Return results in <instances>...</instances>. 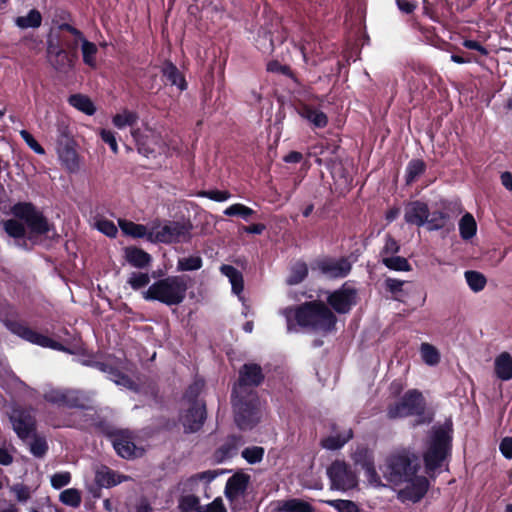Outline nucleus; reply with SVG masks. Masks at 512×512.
<instances>
[{"label":"nucleus","mask_w":512,"mask_h":512,"mask_svg":"<svg viewBox=\"0 0 512 512\" xmlns=\"http://www.w3.org/2000/svg\"><path fill=\"white\" fill-rule=\"evenodd\" d=\"M57 133H58L57 144H65V143L73 142V140L71 138V132L69 130L68 125L65 123V121H63V120L58 121Z\"/></svg>","instance_id":"61"},{"label":"nucleus","mask_w":512,"mask_h":512,"mask_svg":"<svg viewBox=\"0 0 512 512\" xmlns=\"http://www.w3.org/2000/svg\"><path fill=\"white\" fill-rule=\"evenodd\" d=\"M124 258L131 266L138 269L146 268L152 262L151 255L136 246L125 247Z\"/></svg>","instance_id":"24"},{"label":"nucleus","mask_w":512,"mask_h":512,"mask_svg":"<svg viewBox=\"0 0 512 512\" xmlns=\"http://www.w3.org/2000/svg\"><path fill=\"white\" fill-rule=\"evenodd\" d=\"M461 212V205L457 202L443 200L440 202V209L430 212L425 222L428 231L444 230L449 233L454 230V218Z\"/></svg>","instance_id":"8"},{"label":"nucleus","mask_w":512,"mask_h":512,"mask_svg":"<svg viewBox=\"0 0 512 512\" xmlns=\"http://www.w3.org/2000/svg\"><path fill=\"white\" fill-rule=\"evenodd\" d=\"M136 436L129 430H115L108 434L116 453L123 459L132 460L144 455V448L135 443Z\"/></svg>","instance_id":"10"},{"label":"nucleus","mask_w":512,"mask_h":512,"mask_svg":"<svg viewBox=\"0 0 512 512\" xmlns=\"http://www.w3.org/2000/svg\"><path fill=\"white\" fill-rule=\"evenodd\" d=\"M256 46L262 52H272L274 50V42L272 33L266 29H260L256 37Z\"/></svg>","instance_id":"47"},{"label":"nucleus","mask_w":512,"mask_h":512,"mask_svg":"<svg viewBox=\"0 0 512 512\" xmlns=\"http://www.w3.org/2000/svg\"><path fill=\"white\" fill-rule=\"evenodd\" d=\"M48 450V445L45 438L34 436L30 443V452L38 458L43 457Z\"/></svg>","instance_id":"58"},{"label":"nucleus","mask_w":512,"mask_h":512,"mask_svg":"<svg viewBox=\"0 0 512 512\" xmlns=\"http://www.w3.org/2000/svg\"><path fill=\"white\" fill-rule=\"evenodd\" d=\"M400 251V245L398 241L391 235H385V243L382 249L380 250V256L390 257L396 255Z\"/></svg>","instance_id":"55"},{"label":"nucleus","mask_w":512,"mask_h":512,"mask_svg":"<svg viewBox=\"0 0 512 512\" xmlns=\"http://www.w3.org/2000/svg\"><path fill=\"white\" fill-rule=\"evenodd\" d=\"M265 449L261 446H251L243 449L241 456L249 464H257L263 460Z\"/></svg>","instance_id":"49"},{"label":"nucleus","mask_w":512,"mask_h":512,"mask_svg":"<svg viewBox=\"0 0 512 512\" xmlns=\"http://www.w3.org/2000/svg\"><path fill=\"white\" fill-rule=\"evenodd\" d=\"M426 410V400L418 389H409L396 402L387 406L386 415L390 420L410 416L423 417Z\"/></svg>","instance_id":"7"},{"label":"nucleus","mask_w":512,"mask_h":512,"mask_svg":"<svg viewBox=\"0 0 512 512\" xmlns=\"http://www.w3.org/2000/svg\"><path fill=\"white\" fill-rule=\"evenodd\" d=\"M338 512H361L359 506L352 500L335 499L325 501Z\"/></svg>","instance_id":"50"},{"label":"nucleus","mask_w":512,"mask_h":512,"mask_svg":"<svg viewBox=\"0 0 512 512\" xmlns=\"http://www.w3.org/2000/svg\"><path fill=\"white\" fill-rule=\"evenodd\" d=\"M266 70L270 73H277L287 77H292L293 73L288 65L281 64L278 60H271L267 63Z\"/></svg>","instance_id":"60"},{"label":"nucleus","mask_w":512,"mask_h":512,"mask_svg":"<svg viewBox=\"0 0 512 512\" xmlns=\"http://www.w3.org/2000/svg\"><path fill=\"white\" fill-rule=\"evenodd\" d=\"M11 330L19 335L20 337L24 338L27 341H30L32 343L38 344L41 346V344H46L48 341V337L44 336L42 334H39L29 327L20 324V323H13L11 325Z\"/></svg>","instance_id":"34"},{"label":"nucleus","mask_w":512,"mask_h":512,"mask_svg":"<svg viewBox=\"0 0 512 512\" xmlns=\"http://www.w3.org/2000/svg\"><path fill=\"white\" fill-rule=\"evenodd\" d=\"M41 14L38 10H31L27 16H20L16 18V25L22 29L37 28L41 25Z\"/></svg>","instance_id":"45"},{"label":"nucleus","mask_w":512,"mask_h":512,"mask_svg":"<svg viewBox=\"0 0 512 512\" xmlns=\"http://www.w3.org/2000/svg\"><path fill=\"white\" fill-rule=\"evenodd\" d=\"M430 216L428 204L415 200L408 202L405 206L404 220L407 224L422 227Z\"/></svg>","instance_id":"19"},{"label":"nucleus","mask_w":512,"mask_h":512,"mask_svg":"<svg viewBox=\"0 0 512 512\" xmlns=\"http://www.w3.org/2000/svg\"><path fill=\"white\" fill-rule=\"evenodd\" d=\"M203 388V384L200 382H193L190 384L184 392L183 399L187 402V404L194 403H205L203 400L199 399Z\"/></svg>","instance_id":"52"},{"label":"nucleus","mask_w":512,"mask_h":512,"mask_svg":"<svg viewBox=\"0 0 512 512\" xmlns=\"http://www.w3.org/2000/svg\"><path fill=\"white\" fill-rule=\"evenodd\" d=\"M203 265V260L199 255H190L179 258L177 262L178 271H196Z\"/></svg>","instance_id":"46"},{"label":"nucleus","mask_w":512,"mask_h":512,"mask_svg":"<svg viewBox=\"0 0 512 512\" xmlns=\"http://www.w3.org/2000/svg\"><path fill=\"white\" fill-rule=\"evenodd\" d=\"M13 214L23 220L34 235H45L53 226L31 203H18L12 208Z\"/></svg>","instance_id":"9"},{"label":"nucleus","mask_w":512,"mask_h":512,"mask_svg":"<svg viewBox=\"0 0 512 512\" xmlns=\"http://www.w3.org/2000/svg\"><path fill=\"white\" fill-rule=\"evenodd\" d=\"M44 399L52 404L63 407L83 406V397L75 390L50 389L44 394Z\"/></svg>","instance_id":"18"},{"label":"nucleus","mask_w":512,"mask_h":512,"mask_svg":"<svg viewBox=\"0 0 512 512\" xmlns=\"http://www.w3.org/2000/svg\"><path fill=\"white\" fill-rule=\"evenodd\" d=\"M264 379L262 367L257 363H245L239 369L231 392V403L234 421L241 430H251L260 422V399L255 388Z\"/></svg>","instance_id":"1"},{"label":"nucleus","mask_w":512,"mask_h":512,"mask_svg":"<svg viewBox=\"0 0 512 512\" xmlns=\"http://www.w3.org/2000/svg\"><path fill=\"white\" fill-rule=\"evenodd\" d=\"M198 512H227V509L220 497L215 498L206 507L202 506V509Z\"/></svg>","instance_id":"64"},{"label":"nucleus","mask_w":512,"mask_h":512,"mask_svg":"<svg viewBox=\"0 0 512 512\" xmlns=\"http://www.w3.org/2000/svg\"><path fill=\"white\" fill-rule=\"evenodd\" d=\"M464 276L469 288L473 292H480L485 288L487 279L484 274L478 271L469 270L465 272Z\"/></svg>","instance_id":"44"},{"label":"nucleus","mask_w":512,"mask_h":512,"mask_svg":"<svg viewBox=\"0 0 512 512\" xmlns=\"http://www.w3.org/2000/svg\"><path fill=\"white\" fill-rule=\"evenodd\" d=\"M69 103L71 106L75 107L79 111L87 114L93 115L95 112V106L93 101L86 95L83 94H74L69 97Z\"/></svg>","instance_id":"39"},{"label":"nucleus","mask_w":512,"mask_h":512,"mask_svg":"<svg viewBox=\"0 0 512 512\" xmlns=\"http://www.w3.org/2000/svg\"><path fill=\"white\" fill-rule=\"evenodd\" d=\"M5 231L8 233V235L14 237V238H20L25 235V227L22 223H20L17 220L10 219L7 220L4 223Z\"/></svg>","instance_id":"59"},{"label":"nucleus","mask_w":512,"mask_h":512,"mask_svg":"<svg viewBox=\"0 0 512 512\" xmlns=\"http://www.w3.org/2000/svg\"><path fill=\"white\" fill-rule=\"evenodd\" d=\"M179 509L181 512H198L202 509L200 500L195 495L182 496L179 500Z\"/></svg>","instance_id":"53"},{"label":"nucleus","mask_w":512,"mask_h":512,"mask_svg":"<svg viewBox=\"0 0 512 512\" xmlns=\"http://www.w3.org/2000/svg\"><path fill=\"white\" fill-rule=\"evenodd\" d=\"M382 264L385 265L388 269L393 271H403L408 272L412 270L411 264L409 261L402 256H390L383 257L381 260Z\"/></svg>","instance_id":"43"},{"label":"nucleus","mask_w":512,"mask_h":512,"mask_svg":"<svg viewBox=\"0 0 512 512\" xmlns=\"http://www.w3.org/2000/svg\"><path fill=\"white\" fill-rule=\"evenodd\" d=\"M327 475L331 487L337 490L350 489L356 485V477L344 461H334L327 469Z\"/></svg>","instance_id":"13"},{"label":"nucleus","mask_w":512,"mask_h":512,"mask_svg":"<svg viewBox=\"0 0 512 512\" xmlns=\"http://www.w3.org/2000/svg\"><path fill=\"white\" fill-rule=\"evenodd\" d=\"M459 232L463 240H470L476 235L477 223L471 213L466 212L460 219Z\"/></svg>","instance_id":"38"},{"label":"nucleus","mask_w":512,"mask_h":512,"mask_svg":"<svg viewBox=\"0 0 512 512\" xmlns=\"http://www.w3.org/2000/svg\"><path fill=\"white\" fill-rule=\"evenodd\" d=\"M298 113L303 119L309 121L315 128H324L328 124L327 115L311 105L303 104L298 109Z\"/></svg>","instance_id":"25"},{"label":"nucleus","mask_w":512,"mask_h":512,"mask_svg":"<svg viewBox=\"0 0 512 512\" xmlns=\"http://www.w3.org/2000/svg\"><path fill=\"white\" fill-rule=\"evenodd\" d=\"M255 213L256 212L253 209L241 203L232 204L231 206L227 207L224 211V214L226 216H239L246 221Z\"/></svg>","instance_id":"51"},{"label":"nucleus","mask_w":512,"mask_h":512,"mask_svg":"<svg viewBox=\"0 0 512 512\" xmlns=\"http://www.w3.org/2000/svg\"><path fill=\"white\" fill-rule=\"evenodd\" d=\"M57 152L62 164L65 165L69 171H74L77 168L78 158L73 142L57 144Z\"/></svg>","instance_id":"30"},{"label":"nucleus","mask_w":512,"mask_h":512,"mask_svg":"<svg viewBox=\"0 0 512 512\" xmlns=\"http://www.w3.org/2000/svg\"><path fill=\"white\" fill-rule=\"evenodd\" d=\"M207 419V410L205 403L188 404L180 415V421L186 434L196 433L202 429Z\"/></svg>","instance_id":"14"},{"label":"nucleus","mask_w":512,"mask_h":512,"mask_svg":"<svg viewBox=\"0 0 512 512\" xmlns=\"http://www.w3.org/2000/svg\"><path fill=\"white\" fill-rule=\"evenodd\" d=\"M452 429L444 426L435 428L430 437L423 461L427 472L439 469L452 450Z\"/></svg>","instance_id":"5"},{"label":"nucleus","mask_w":512,"mask_h":512,"mask_svg":"<svg viewBox=\"0 0 512 512\" xmlns=\"http://www.w3.org/2000/svg\"><path fill=\"white\" fill-rule=\"evenodd\" d=\"M308 276V266L304 261H297L292 265L290 274L286 280L288 285H297L305 280Z\"/></svg>","instance_id":"40"},{"label":"nucleus","mask_w":512,"mask_h":512,"mask_svg":"<svg viewBox=\"0 0 512 512\" xmlns=\"http://www.w3.org/2000/svg\"><path fill=\"white\" fill-rule=\"evenodd\" d=\"M162 75L166 78L167 82L175 85L180 91L187 89V82L184 75L179 71L177 66L171 61H165L161 68Z\"/></svg>","instance_id":"27"},{"label":"nucleus","mask_w":512,"mask_h":512,"mask_svg":"<svg viewBox=\"0 0 512 512\" xmlns=\"http://www.w3.org/2000/svg\"><path fill=\"white\" fill-rule=\"evenodd\" d=\"M98 231L105 234L108 237H115L118 233L116 225L106 219H98Z\"/></svg>","instance_id":"62"},{"label":"nucleus","mask_w":512,"mask_h":512,"mask_svg":"<svg viewBox=\"0 0 512 512\" xmlns=\"http://www.w3.org/2000/svg\"><path fill=\"white\" fill-rule=\"evenodd\" d=\"M221 273L229 279L233 293L239 295L244 289V279L242 273L232 265L223 264L220 267Z\"/></svg>","instance_id":"31"},{"label":"nucleus","mask_w":512,"mask_h":512,"mask_svg":"<svg viewBox=\"0 0 512 512\" xmlns=\"http://www.w3.org/2000/svg\"><path fill=\"white\" fill-rule=\"evenodd\" d=\"M402 491L401 495L412 501L413 503L419 502L427 493L429 489V480L425 476H414Z\"/></svg>","instance_id":"21"},{"label":"nucleus","mask_w":512,"mask_h":512,"mask_svg":"<svg viewBox=\"0 0 512 512\" xmlns=\"http://www.w3.org/2000/svg\"><path fill=\"white\" fill-rule=\"evenodd\" d=\"M353 438L352 429H348L344 433H339L336 435H330L321 441V445L323 448L328 450H338L342 448L349 440Z\"/></svg>","instance_id":"36"},{"label":"nucleus","mask_w":512,"mask_h":512,"mask_svg":"<svg viewBox=\"0 0 512 512\" xmlns=\"http://www.w3.org/2000/svg\"><path fill=\"white\" fill-rule=\"evenodd\" d=\"M131 135L135 141L137 151L139 154L145 157H149L151 154L155 152V149L151 144L149 136L143 134L139 128L133 129L131 131Z\"/></svg>","instance_id":"37"},{"label":"nucleus","mask_w":512,"mask_h":512,"mask_svg":"<svg viewBox=\"0 0 512 512\" xmlns=\"http://www.w3.org/2000/svg\"><path fill=\"white\" fill-rule=\"evenodd\" d=\"M13 429L22 440L29 438L35 431L36 421L30 410L15 407L9 415Z\"/></svg>","instance_id":"15"},{"label":"nucleus","mask_w":512,"mask_h":512,"mask_svg":"<svg viewBox=\"0 0 512 512\" xmlns=\"http://www.w3.org/2000/svg\"><path fill=\"white\" fill-rule=\"evenodd\" d=\"M494 372L498 379L509 381L512 379V356L508 352L499 354L494 362Z\"/></svg>","instance_id":"28"},{"label":"nucleus","mask_w":512,"mask_h":512,"mask_svg":"<svg viewBox=\"0 0 512 512\" xmlns=\"http://www.w3.org/2000/svg\"><path fill=\"white\" fill-rule=\"evenodd\" d=\"M59 29L61 31H67L70 33V37H65L63 39L64 45L68 49H70V51L72 52L77 49L79 44H81L83 61L87 65L94 67L96 65V60H95L96 47H95V45L92 42H89L85 38H83L81 32L69 24H66V23L61 24L59 26Z\"/></svg>","instance_id":"11"},{"label":"nucleus","mask_w":512,"mask_h":512,"mask_svg":"<svg viewBox=\"0 0 512 512\" xmlns=\"http://www.w3.org/2000/svg\"><path fill=\"white\" fill-rule=\"evenodd\" d=\"M217 476L218 472L214 470H207L200 473H196L182 483V490L183 492H192L197 488L200 481H204L205 483L209 484Z\"/></svg>","instance_id":"32"},{"label":"nucleus","mask_w":512,"mask_h":512,"mask_svg":"<svg viewBox=\"0 0 512 512\" xmlns=\"http://www.w3.org/2000/svg\"><path fill=\"white\" fill-rule=\"evenodd\" d=\"M418 469V456L410 449L403 448L386 458L382 473L390 484L400 485L411 480Z\"/></svg>","instance_id":"4"},{"label":"nucleus","mask_w":512,"mask_h":512,"mask_svg":"<svg viewBox=\"0 0 512 512\" xmlns=\"http://www.w3.org/2000/svg\"><path fill=\"white\" fill-rule=\"evenodd\" d=\"M98 370L107 373L108 378L117 385L123 386L135 392H137L139 389L138 384L117 367L98 361Z\"/></svg>","instance_id":"22"},{"label":"nucleus","mask_w":512,"mask_h":512,"mask_svg":"<svg viewBox=\"0 0 512 512\" xmlns=\"http://www.w3.org/2000/svg\"><path fill=\"white\" fill-rule=\"evenodd\" d=\"M121 231L133 238H144L149 240V233L147 227L143 224H138L130 220L120 219L118 221Z\"/></svg>","instance_id":"33"},{"label":"nucleus","mask_w":512,"mask_h":512,"mask_svg":"<svg viewBox=\"0 0 512 512\" xmlns=\"http://www.w3.org/2000/svg\"><path fill=\"white\" fill-rule=\"evenodd\" d=\"M352 459L356 466L363 468L374 462L373 451L364 445L357 446L352 454Z\"/></svg>","instance_id":"42"},{"label":"nucleus","mask_w":512,"mask_h":512,"mask_svg":"<svg viewBox=\"0 0 512 512\" xmlns=\"http://www.w3.org/2000/svg\"><path fill=\"white\" fill-rule=\"evenodd\" d=\"M243 443V436L237 434L228 435L225 441L214 451L213 460L215 463H223L234 457L239 446Z\"/></svg>","instance_id":"20"},{"label":"nucleus","mask_w":512,"mask_h":512,"mask_svg":"<svg viewBox=\"0 0 512 512\" xmlns=\"http://www.w3.org/2000/svg\"><path fill=\"white\" fill-rule=\"evenodd\" d=\"M99 135L104 143L108 144L114 154L118 153V144L115 132L107 129H101Z\"/></svg>","instance_id":"63"},{"label":"nucleus","mask_w":512,"mask_h":512,"mask_svg":"<svg viewBox=\"0 0 512 512\" xmlns=\"http://www.w3.org/2000/svg\"><path fill=\"white\" fill-rule=\"evenodd\" d=\"M139 119L137 112L124 109L121 113L114 115L112 122L115 127L122 129L126 126L133 127Z\"/></svg>","instance_id":"41"},{"label":"nucleus","mask_w":512,"mask_h":512,"mask_svg":"<svg viewBox=\"0 0 512 512\" xmlns=\"http://www.w3.org/2000/svg\"><path fill=\"white\" fill-rule=\"evenodd\" d=\"M427 165L422 159H411L405 169V184L412 185L425 173Z\"/></svg>","instance_id":"35"},{"label":"nucleus","mask_w":512,"mask_h":512,"mask_svg":"<svg viewBox=\"0 0 512 512\" xmlns=\"http://www.w3.org/2000/svg\"><path fill=\"white\" fill-rule=\"evenodd\" d=\"M277 512H314V507L307 501L291 498L277 502Z\"/></svg>","instance_id":"29"},{"label":"nucleus","mask_w":512,"mask_h":512,"mask_svg":"<svg viewBox=\"0 0 512 512\" xmlns=\"http://www.w3.org/2000/svg\"><path fill=\"white\" fill-rule=\"evenodd\" d=\"M60 501L71 507H78L81 503L80 492L75 488H69L61 492Z\"/></svg>","instance_id":"54"},{"label":"nucleus","mask_w":512,"mask_h":512,"mask_svg":"<svg viewBox=\"0 0 512 512\" xmlns=\"http://www.w3.org/2000/svg\"><path fill=\"white\" fill-rule=\"evenodd\" d=\"M193 225L190 220L166 221L163 225L153 223L149 241L164 244L188 243L192 238Z\"/></svg>","instance_id":"6"},{"label":"nucleus","mask_w":512,"mask_h":512,"mask_svg":"<svg viewBox=\"0 0 512 512\" xmlns=\"http://www.w3.org/2000/svg\"><path fill=\"white\" fill-rule=\"evenodd\" d=\"M187 290V276H167L150 285L143 297L147 301H158L167 306H177L185 300Z\"/></svg>","instance_id":"3"},{"label":"nucleus","mask_w":512,"mask_h":512,"mask_svg":"<svg viewBox=\"0 0 512 512\" xmlns=\"http://www.w3.org/2000/svg\"><path fill=\"white\" fill-rule=\"evenodd\" d=\"M150 282V277L147 273L133 272L128 278L127 283L133 290H139L147 286Z\"/></svg>","instance_id":"57"},{"label":"nucleus","mask_w":512,"mask_h":512,"mask_svg":"<svg viewBox=\"0 0 512 512\" xmlns=\"http://www.w3.org/2000/svg\"><path fill=\"white\" fill-rule=\"evenodd\" d=\"M283 315L286 318L289 331L298 325L327 333L335 329L337 322L334 313L320 300L286 307L283 310Z\"/></svg>","instance_id":"2"},{"label":"nucleus","mask_w":512,"mask_h":512,"mask_svg":"<svg viewBox=\"0 0 512 512\" xmlns=\"http://www.w3.org/2000/svg\"><path fill=\"white\" fill-rule=\"evenodd\" d=\"M317 268L331 278H344L351 272L352 264L346 257L324 258L317 262Z\"/></svg>","instance_id":"17"},{"label":"nucleus","mask_w":512,"mask_h":512,"mask_svg":"<svg viewBox=\"0 0 512 512\" xmlns=\"http://www.w3.org/2000/svg\"><path fill=\"white\" fill-rule=\"evenodd\" d=\"M47 58L55 71L67 74L73 67L74 56L59 46L53 39L48 40Z\"/></svg>","instance_id":"16"},{"label":"nucleus","mask_w":512,"mask_h":512,"mask_svg":"<svg viewBox=\"0 0 512 512\" xmlns=\"http://www.w3.org/2000/svg\"><path fill=\"white\" fill-rule=\"evenodd\" d=\"M406 281L388 277L384 280V288L387 292L393 295L395 300H399L398 295L403 292V286Z\"/></svg>","instance_id":"56"},{"label":"nucleus","mask_w":512,"mask_h":512,"mask_svg":"<svg viewBox=\"0 0 512 512\" xmlns=\"http://www.w3.org/2000/svg\"><path fill=\"white\" fill-rule=\"evenodd\" d=\"M420 351L422 359L426 364L433 366L440 362V354L433 345L422 343Z\"/></svg>","instance_id":"48"},{"label":"nucleus","mask_w":512,"mask_h":512,"mask_svg":"<svg viewBox=\"0 0 512 512\" xmlns=\"http://www.w3.org/2000/svg\"><path fill=\"white\" fill-rule=\"evenodd\" d=\"M129 479L128 476L122 475L107 466L98 468V488L100 487H114Z\"/></svg>","instance_id":"26"},{"label":"nucleus","mask_w":512,"mask_h":512,"mask_svg":"<svg viewBox=\"0 0 512 512\" xmlns=\"http://www.w3.org/2000/svg\"><path fill=\"white\" fill-rule=\"evenodd\" d=\"M250 481V476L243 472L233 474L226 482L225 496L234 499L245 492Z\"/></svg>","instance_id":"23"},{"label":"nucleus","mask_w":512,"mask_h":512,"mask_svg":"<svg viewBox=\"0 0 512 512\" xmlns=\"http://www.w3.org/2000/svg\"><path fill=\"white\" fill-rule=\"evenodd\" d=\"M327 303L339 314H347L357 304V290L344 283L339 289L330 293Z\"/></svg>","instance_id":"12"}]
</instances>
